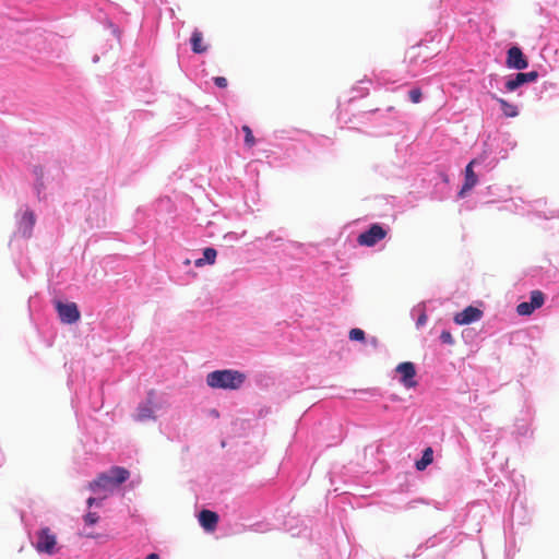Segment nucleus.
I'll use <instances>...</instances> for the list:
<instances>
[{
  "label": "nucleus",
  "instance_id": "f8f14e48",
  "mask_svg": "<svg viewBox=\"0 0 559 559\" xmlns=\"http://www.w3.org/2000/svg\"><path fill=\"white\" fill-rule=\"evenodd\" d=\"M114 487L112 478L108 472L100 474L94 481L90 484V489L94 492H98L99 490H110Z\"/></svg>",
  "mask_w": 559,
  "mask_h": 559
},
{
  "label": "nucleus",
  "instance_id": "6e6552de",
  "mask_svg": "<svg viewBox=\"0 0 559 559\" xmlns=\"http://www.w3.org/2000/svg\"><path fill=\"white\" fill-rule=\"evenodd\" d=\"M396 371L401 374V382L404 384V386H416L417 382L414 381V377L416 376V369L413 362H401L400 365H397Z\"/></svg>",
  "mask_w": 559,
  "mask_h": 559
},
{
  "label": "nucleus",
  "instance_id": "f3484780",
  "mask_svg": "<svg viewBox=\"0 0 559 559\" xmlns=\"http://www.w3.org/2000/svg\"><path fill=\"white\" fill-rule=\"evenodd\" d=\"M217 251L214 248H205L203 251V258L195 260L194 264L198 267H202L203 265L214 264L216 260Z\"/></svg>",
  "mask_w": 559,
  "mask_h": 559
},
{
  "label": "nucleus",
  "instance_id": "7c9ffc66",
  "mask_svg": "<svg viewBox=\"0 0 559 559\" xmlns=\"http://www.w3.org/2000/svg\"><path fill=\"white\" fill-rule=\"evenodd\" d=\"M371 344H374V345H376V344H377V338H373V340L371 341Z\"/></svg>",
  "mask_w": 559,
  "mask_h": 559
},
{
  "label": "nucleus",
  "instance_id": "0eeeda50",
  "mask_svg": "<svg viewBox=\"0 0 559 559\" xmlns=\"http://www.w3.org/2000/svg\"><path fill=\"white\" fill-rule=\"evenodd\" d=\"M537 78H538L537 71H531V72H525V73L519 72L515 74L514 78H512L506 82V88L509 92H513L525 83L536 81Z\"/></svg>",
  "mask_w": 559,
  "mask_h": 559
},
{
  "label": "nucleus",
  "instance_id": "9b49d317",
  "mask_svg": "<svg viewBox=\"0 0 559 559\" xmlns=\"http://www.w3.org/2000/svg\"><path fill=\"white\" fill-rule=\"evenodd\" d=\"M474 160L469 162L465 168V181L459 192V197L463 198L466 192L474 188L477 183V176L473 170Z\"/></svg>",
  "mask_w": 559,
  "mask_h": 559
},
{
  "label": "nucleus",
  "instance_id": "b1692460",
  "mask_svg": "<svg viewBox=\"0 0 559 559\" xmlns=\"http://www.w3.org/2000/svg\"><path fill=\"white\" fill-rule=\"evenodd\" d=\"M99 520V516L97 513L95 512H88L85 516H84V522L86 525H94L98 522Z\"/></svg>",
  "mask_w": 559,
  "mask_h": 559
},
{
  "label": "nucleus",
  "instance_id": "c756f323",
  "mask_svg": "<svg viewBox=\"0 0 559 559\" xmlns=\"http://www.w3.org/2000/svg\"><path fill=\"white\" fill-rule=\"evenodd\" d=\"M86 537L95 538L96 536L94 534H86Z\"/></svg>",
  "mask_w": 559,
  "mask_h": 559
},
{
  "label": "nucleus",
  "instance_id": "4468645a",
  "mask_svg": "<svg viewBox=\"0 0 559 559\" xmlns=\"http://www.w3.org/2000/svg\"><path fill=\"white\" fill-rule=\"evenodd\" d=\"M108 473L112 478V486H119L130 477L129 471L120 466L111 467Z\"/></svg>",
  "mask_w": 559,
  "mask_h": 559
},
{
  "label": "nucleus",
  "instance_id": "f03ea898",
  "mask_svg": "<svg viewBox=\"0 0 559 559\" xmlns=\"http://www.w3.org/2000/svg\"><path fill=\"white\" fill-rule=\"evenodd\" d=\"M386 236L388 229L376 223L357 237V242L364 247H373Z\"/></svg>",
  "mask_w": 559,
  "mask_h": 559
},
{
  "label": "nucleus",
  "instance_id": "393cba45",
  "mask_svg": "<svg viewBox=\"0 0 559 559\" xmlns=\"http://www.w3.org/2000/svg\"><path fill=\"white\" fill-rule=\"evenodd\" d=\"M440 340L444 344H449V345L454 344V338H453L452 334L449 331H447V330L441 332Z\"/></svg>",
  "mask_w": 559,
  "mask_h": 559
},
{
  "label": "nucleus",
  "instance_id": "bb28decb",
  "mask_svg": "<svg viewBox=\"0 0 559 559\" xmlns=\"http://www.w3.org/2000/svg\"><path fill=\"white\" fill-rule=\"evenodd\" d=\"M427 320H428L427 314L425 312H421V314L418 317V319L416 321V326L420 328V326L425 325Z\"/></svg>",
  "mask_w": 559,
  "mask_h": 559
},
{
  "label": "nucleus",
  "instance_id": "a211bd4d",
  "mask_svg": "<svg viewBox=\"0 0 559 559\" xmlns=\"http://www.w3.org/2000/svg\"><path fill=\"white\" fill-rule=\"evenodd\" d=\"M433 460V451L431 448H427L423 452V456L419 461L416 462V468L418 471H424L429 464L432 463Z\"/></svg>",
  "mask_w": 559,
  "mask_h": 559
},
{
  "label": "nucleus",
  "instance_id": "dca6fc26",
  "mask_svg": "<svg viewBox=\"0 0 559 559\" xmlns=\"http://www.w3.org/2000/svg\"><path fill=\"white\" fill-rule=\"evenodd\" d=\"M493 99H496L500 107H501V110L503 112V115L508 118H514L519 115V110H518V107L513 104H510L508 103L506 99L503 98H499L497 96H492Z\"/></svg>",
  "mask_w": 559,
  "mask_h": 559
},
{
  "label": "nucleus",
  "instance_id": "6ab92c4d",
  "mask_svg": "<svg viewBox=\"0 0 559 559\" xmlns=\"http://www.w3.org/2000/svg\"><path fill=\"white\" fill-rule=\"evenodd\" d=\"M545 296L540 290H533L531 293V300L528 304L534 307V310L540 308L544 305Z\"/></svg>",
  "mask_w": 559,
  "mask_h": 559
},
{
  "label": "nucleus",
  "instance_id": "9d476101",
  "mask_svg": "<svg viewBox=\"0 0 559 559\" xmlns=\"http://www.w3.org/2000/svg\"><path fill=\"white\" fill-rule=\"evenodd\" d=\"M199 522L205 531L213 532L218 523V515L211 510H202L199 514Z\"/></svg>",
  "mask_w": 559,
  "mask_h": 559
},
{
  "label": "nucleus",
  "instance_id": "423d86ee",
  "mask_svg": "<svg viewBox=\"0 0 559 559\" xmlns=\"http://www.w3.org/2000/svg\"><path fill=\"white\" fill-rule=\"evenodd\" d=\"M483 311L476 307L468 306L463 311L454 316V322L460 325L471 324L480 320Z\"/></svg>",
  "mask_w": 559,
  "mask_h": 559
},
{
  "label": "nucleus",
  "instance_id": "cd10ccee",
  "mask_svg": "<svg viewBox=\"0 0 559 559\" xmlns=\"http://www.w3.org/2000/svg\"><path fill=\"white\" fill-rule=\"evenodd\" d=\"M86 503H87V506L91 508V507H92V506H94V504H100V500H99V501H97V499H96V498L91 497V498H88V499H87Z\"/></svg>",
  "mask_w": 559,
  "mask_h": 559
},
{
  "label": "nucleus",
  "instance_id": "20e7f679",
  "mask_svg": "<svg viewBox=\"0 0 559 559\" xmlns=\"http://www.w3.org/2000/svg\"><path fill=\"white\" fill-rule=\"evenodd\" d=\"M56 309L63 323L72 324L80 319V311L74 302L63 304L61 301H57Z\"/></svg>",
  "mask_w": 559,
  "mask_h": 559
},
{
  "label": "nucleus",
  "instance_id": "ddd939ff",
  "mask_svg": "<svg viewBox=\"0 0 559 559\" xmlns=\"http://www.w3.org/2000/svg\"><path fill=\"white\" fill-rule=\"evenodd\" d=\"M134 419L138 421H146L150 419H155L154 409L152 407L151 402L142 403L138 406L136 414L134 415Z\"/></svg>",
  "mask_w": 559,
  "mask_h": 559
},
{
  "label": "nucleus",
  "instance_id": "4be33fe9",
  "mask_svg": "<svg viewBox=\"0 0 559 559\" xmlns=\"http://www.w3.org/2000/svg\"><path fill=\"white\" fill-rule=\"evenodd\" d=\"M348 336L350 341H364L365 332L361 329L355 328L349 331Z\"/></svg>",
  "mask_w": 559,
  "mask_h": 559
},
{
  "label": "nucleus",
  "instance_id": "c85d7f7f",
  "mask_svg": "<svg viewBox=\"0 0 559 559\" xmlns=\"http://www.w3.org/2000/svg\"><path fill=\"white\" fill-rule=\"evenodd\" d=\"M145 559H159V556L157 554H150Z\"/></svg>",
  "mask_w": 559,
  "mask_h": 559
},
{
  "label": "nucleus",
  "instance_id": "39448f33",
  "mask_svg": "<svg viewBox=\"0 0 559 559\" xmlns=\"http://www.w3.org/2000/svg\"><path fill=\"white\" fill-rule=\"evenodd\" d=\"M506 64L510 69L524 70L528 67V61L521 48L513 46L507 52Z\"/></svg>",
  "mask_w": 559,
  "mask_h": 559
},
{
  "label": "nucleus",
  "instance_id": "f257e3e1",
  "mask_svg": "<svg viewBox=\"0 0 559 559\" xmlns=\"http://www.w3.org/2000/svg\"><path fill=\"white\" fill-rule=\"evenodd\" d=\"M246 380L243 372L234 369L215 370L206 376V384L213 389L238 390Z\"/></svg>",
  "mask_w": 559,
  "mask_h": 559
},
{
  "label": "nucleus",
  "instance_id": "1a4fd4ad",
  "mask_svg": "<svg viewBox=\"0 0 559 559\" xmlns=\"http://www.w3.org/2000/svg\"><path fill=\"white\" fill-rule=\"evenodd\" d=\"M36 218L32 211H25L21 217V221L19 223V233L23 237H31L32 230L34 228Z\"/></svg>",
  "mask_w": 559,
  "mask_h": 559
},
{
  "label": "nucleus",
  "instance_id": "a878e982",
  "mask_svg": "<svg viewBox=\"0 0 559 559\" xmlns=\"http://www.w3.org/2000/svg\"><path fill=\"white\" fill-rule=\"evenodd\" d=\"M214 83L216 86L224 88L227 86V80L224 76H216L214 79Z\"/></svg>",
  "mask_w": 559,
  "mask_h": 559
},
{
  "label": "nucleus",
  "instance_id": "412c9836",
  "mask_svg": "<svg viewBox=\"0 0 559 559\" xmlns=\"http://www.w3.org/2000/svg\"><path fill=\"white\" fill-rule=\"evenodd\" d=\"M534 307H532L528 301H523L518 305L516 312L520 316H530L534 312Z\"/></svg>",
  "mask_w": 559,
  "mask_h": 559
},
{
  "label": "nucleus",
  "instance_id": "2eb2a0df",
  "mask_svg": "<svg viewBox=\"0 0 559 559\" xmlns=\"http://www.w3.org/2000/svg\"><path fill=\"white\" fill-rule=\"evenodd\" d=\"M190 43L194 53H204L207 50V45L203 41V34L199 29L192 32Z\"/></svg>",
  "mask_w": 559,
  "mask_h": 559
},
{
  "label": "nucleus",
  "instance_id": "7ed1b4c3",
  "mask_svg": "<svg viewBox=\"0 0 559 559\" xmlns=\"http://www.w3.org/2000/svg\"><path fill=\"white\" fill-rule=\"evenodd\" d=\"M57 537L49 527L40 528L37 532L35 548L38 552L52 555L56 551Z\"/></svg>",
  "mask_w": 559,
  "mask_h": 559
},
{
  "label": "nucleus",
  "instance_id": "5701e85b",
  "mask_svg": "<svg viewBox=\"0 0 559 559\" xmlns=\"http://www.w3.org/2000/svg\"><path fill=\"white\" fill-rule=\"evenodd\" d=\"M408 97L412 103L418 104L421 100L423 93H421L420 88H413L409 91Z\"/></svg>",
  "mask_w": 559,
  "mask_h": 559
},
{
  "label": "nucleus",
  "instance_id": "aec40b11",
  "mask_svg": "<svg viewBox=\"0 0 559 559\" xmlns=\"http://www.w3.org/2000/svg\"><path fill=\"white\" fill-rule=\"evenodd\" d=\"M242 131L245 133V143L248 147H252L255 144V139L253 136L252 130L249 126H242Z\"/></svg>",
  "mask_w": 559,
  "mask_h": 559
}]
</instances>
